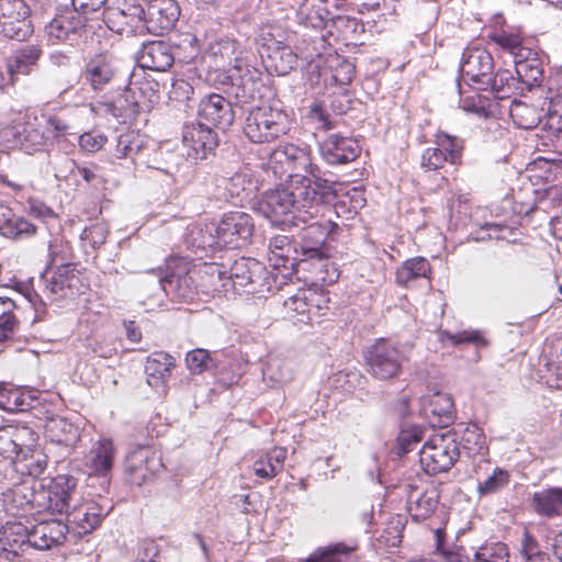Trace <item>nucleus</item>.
<instances>
[{
	"instance_id": "nucleus-1",
	"label": "nucleus",
	"mask_w": 562,
	"mask_h": 562,
	"mask_svg": "<svg viewBox=\"0 0 562 562\" xmlns=\"http://www.w3.org/2000/svg\"><path fill=\"white\" fill-rule=\"evenodd\" d=\"M312 177L292 179L285 187L266 191L258 201V211L274 224H285V216L293 214L292 223L305 221L308 215H319L322 203L337 196V182L324 178L321 168H314Z\"/></svg>"
},
{
	"instance_id": "nucleus-2",
	"label": "nucleus",
	"mask_w": 562,
	"mask_h": 562,
	"mask_svg": "<svg viewBox=\"0 0 562 562\" xmlns=\"http://www.w3.org/2000/svg\"><path fill=\"white\" fill-rule=\"evenodd\" d=\"M331 202L322 203L321 211L318 212L319 215L307 214L308 217L305 221H301V223L305 224L301 233V248L305 256L302 262L307 263L308 260H316L321 268L318 279L327 283L335 282L339 277L335 268L329 273L328 267L330 261L324 248L325 243L327 240H336L340 232L339 225L330 217L333 213ZM299 223L300 221L293 222L294 225H299Z\"/></svg>"
},
{
	"instance_id": "nucleus-3",
	"label": "nucleus",
	"mask_w": 562,
	"mask_h": 562,
	"mask_svg": "<svg viewBox=\"0 0 562 562\" xmlns=\"http://www.w3.org/2000/svg\"><path fill=\"white\" fill-rule=\"evenodd\" d=\"M168 268L170 272L166 282L182 301L192 300L198 292H220L226 279V271L216 262L195 265L186 258H175L170 260Z\"/></svg>"
},
{
	"instance_id": "nucleus-4",
	"label": "nucleus",
	"mask_w": 562,
	"mask_h": 562,
	"mask_svg": "<svg viewBox=\"0 0 562 562\" xmlns=\"http://www.w3.org/2000/svg\"><path fill=\"white\" fill-rule=\"evenodd\" d=\"M158 83L149 80L132 82L126 89L109 101H100L94 110L111 115L119 123L132 124L143 110H148L159 99Z\"/></svg>"
},
{
	"instance_id": "nucleus-5",
	"label": "nucleus",
	"mask_w": 562,
	"mask_h": 562,
	"mask_svg": "<svg viewBox=\"0 0 562 562\" xmlns=\"http://www.w3.org/2000/svg\"><path fill=\"white\" fill-rule=\"evenodd\" d=\"M291 130L288 113L277 106H255L247 113L243 126L245 136L254 144H270Z\"/></svg>"
},
{
	"instance_id": "nucleus-6",
	"label": "nucleus",
	"mask_w": 562,
	"mask_h": 562,
	"mask_svg": "<svg viewBox=\"0 0 562 562\" xmlns=\"http://www.w3.org/2000/svg\"><path fill=\"white\" fill-rule=\"evenodd\" d=\"M0 125V139L9 148L20 147L31 153L45 145V134L37 128L36 117H32L26 111H8Z\"/></svg>"
},
{
	"instance_id": "nucleus-7",
	"label": "nucleus",
	"mask_w": 562,
	"mask_h": 562,
	"mask_svg": "<svg viewBox=\"0 0 562 562\" xmlns=\"http://www.w3.org/2000/svg\"><path fill=\"white\" fill-rule=\"evenodd\" d=\"M329 293L318 286L299 289L284 300L282 318L293 324H311L326 315L329 310Z\"/></svg>"
},
{
	"instance_id": "nucleus-8",
	"label": "nucleus",
	"mask_w": 562,
	"mask_h": 562,
	"mask_svg": "<svg viewBox=\"0 0 562 562\" xmlns=\"http://www.w3.org/2000/svg\"><path fill=\"white\" fill-rule=\"evenodd\" d=\"M164 470L162 448L153 440L136 445L124 460L126 480L136 486L154 481Z\"/></svg>"
},
{
	"instance_id": "nucleus-9",
	"label": "nucleus",
	"mask_w": 562,
	"mask_h": 562,
	"mask_svg": "<svg viewBox=\"0 0 562 562\" xmlns=\"http://www.w3.org/2000/svg\"><path fill=\"white\" fill-rule=\"evenodd\" d=\"M363 359L373 379L390 381L402 374L405 357L396 344L379 338L367 348Z\"/></svg>"
},
{
	"instance_id": "nucleus-10",
	"label": "nucleus",
	"mask_w": 562,
	"mask_h": 562,
	"mask_svg": "<svg viewBox=\"0 0 562 562\" xmlns=\"http://www.w3.org/2000/svg\"><path fill=\"white\" fill-rule=\"evenodd\" d=\"M460 457V443L451 432L432 435L419 451L422 469L431 475L449 471Z\"/></svg>"
},
{
	"instance_id": "nucleus-11",
	"label": "nucleus",
	"mask_w": 562,
	"mask_h": 562,
	"mask_svg": "<svg viewBox=\"0 0 562 562\" xmlns=\"http://www.w3.org/2000/svg\"><path fill=\"white\" fill-rule=\"evenodd\" d=\"M269 167L280 177L299 179L300 177H312L314 168H321L312 162L311 150L307 147H300L292 143L279 145L270 153Z\"/></svg>"
},
{
	"instance_id": "nucleus-12",
	"label": "nucleus",
	"mask_w": 562,
	"mask_h": 562,
	"mask_svg": "<svg viewBox=\"0 0 562 562\" xmlns=\"http://www.w3.org/2000/svg\"><path fill=\"white\" fill-rule=\"evenodd\" d=\"M42 279L45 292L54 300L78 296L89 289V281L80 263L61 265L59 268L50 269L48 273L44 270Z\"/></svg>"
},
{
	"instance_id": "nucleus-13",
	"label": "nucleus",
	"mask_w": 562,
	"mask_h": 562,
	"mask_svg": "<svg viewBox=\"0 0 562 562\" xmlns=\"http://www.w3.org/2000/svg\"><path fill=\"white\" fill-rule=\"evenodd\" d=\"M255 222L250 214L240 211L225 213L215 231L217 244L232 248H243L251 243Z\"/></svg>"
},
{
	"instance_id": "nucleus-14",
	"label": "nucleus",
	"mask_w": 562,
	"mask_h": 562,
	"mask_svg": "<svg viewBox=\"0 0 562 562\" xmlns=\"http://www.w3.org/2000/svg\"><path fill=\"white\" fill-rule=\"evenodd\" d=\"M406 507L415 521L430 518L439 504L440 494L434 482L423 479H412L405 485Z\"/></svg>"
},
{
	"instance_id": "nucleus-15",
	"label": "nucleus",
	"mask_w": 562,
	"mask_h": 562,
	"mask_svg": "<svg viewBox=\"0 0 562 562\" xmlns=\"http://www.w3.org/2000/svg\"><path fill=\"white\" fill-rule=\"evenodd\" d=\"M0 33L16 41L32 35L31 8L25 0H0Z\"/></svg>"
},
{
	"instance_id": "nucleus-16",
	"label": "nucleus",
	"mask_w": 562,
	"mask_h": 562,
	"mask_svg": "<svg viewBox=\"0 0 562 562\" xmlns=\"http://www.w3.org/2000/svg\"><path fill=\"white\" fill-rule=\"evenodd\" d=\"M229 279L235 285L250 286V292L261 293L271 290L270 277L266 267L255 258L240 257L229 269Z\"/></svg>"
},
{
	"instance_id": "nucleus-17",
	"label": "nucleus",
	"mask_w": 562,
	"mask_h": 562,
	"mask_svg": "<svg viewBox=\"0 0 562 562\" xmlns=\"http://www.w3.org/2000/svg\"><path fill=\"white\" fill-rule=\"evenodd\" d=\"M493 69V56L485 47L469 45L464 48L461 57V74L465 81L487 85Z\"/></svg>"
},
{
	"instance_id": "nucleus-18",
	"label": "nucleus",
	"mask_w": 562,
	"mask_h": 562,
	"mask_svg": "<svg viewBox=\"0 0 562 562\" xmlns=\"http://www.w3.org/2000/svg\"><path fill=\"white\" fill-rule=\"evenodd\" d=\"M182 143L188 157L203 160L217 147V135L211 126L202 122L190 123L183 126Z\"/></svg>"
},
{
	"instance_id": "nucleus-19",
	"label": "nucleus",
	"mask_w": 562,
	"mask_h": 562,
	"mask_svg": "<svg viewBox=\"0 0 562 562\" xmlns=\"http://www.w3.org/2000/svg\"><path fill=\"white\" fill-rule=\"evenodd\" d=\"M86 23L87 19L79 12L66 9L55 15L45 32L52 44L74 42L86 31Z\"/></svg>"
},
{
	"instance_id": "nucleus-20",
	"label": "nucleus",
	"mask_w": 562,
	"mask_h": 562,
	"mask_svg": "<svg viewBox=\"0 0 562 562\" xmlns=\"http://www.w3.org/2000/svg\"><path fill=\"white\" fill-rule=\"evenodd\" d=\"M103 20L115 33H135L145 29V10L140 4L125 2L122 7L104 9Z\"/></svg>"
},
{
	"instance_id": "nucleus-21",
	"label": "nucleus",
	"mask_w": 562,
	"mask_h": 562,
	"mask_svg": "<svg viewBox=\"0 0 562 562\" xmlns=\"http://www.w3.org/2000/svg\"><path fill=\"white\" fill-rule=\"evenodd\" d=\"M321 155L329 165H346L355 161L361 154L358 140L338 133L328 135L319 145Z\"/></svg>"
},
{
	"instance_id": "nucleus-22",
	"label": "nucleus",
	"mask_w": 562,
	"mask_h": 562,
	"mask_svg": "<svg viewBox=\"0 0 562 562\" xmlns=\"http://www.w3.org/2000/svg\"><path fill=\"white\" fill-rule=\"evenodd\" d=\"M487 38L493 43L497 50L516 58H527L531 54L529 41L524 36L522 30L518 26L504 25L494 29L487 34Z\"/></svg>"
},
{
	"instance_id": "nucleus-23",
	"label": "nucleus",
	"mask_w": 562,
	"mask_h": 562,
	"mask_svg": "<svg viewBox=\"0 0 562 562\" xmlns=\"http://www.w3.org/2000/svg\"><path fill=\"white\" fill-rule=\"evenodd\" d=\"M198 116L199 122L223 130L229 127L235 120L232 103L217 93H211L200 101Z\"/></svg>"
},
{
	"instance_id": "nucleus-24",
	"label": "nucleus",
	"mask_w": 562,
	"mask_h": 562,
	"mask_svg": "<svg viewBox=\"0 0 562 562\" xmlns=\"http://www.w3.org/2000/svg\"><path fill=\"white\" fill-rule=\"evenodd\" d=\"M31 531L21 521L10 520L0 528V557L13 561L31 548Z\"/></svg>"
},
{
	"instance_id": "nucleus-25",
	"label": "nucleus",
	"mask_w": 562,
	"mask_h": 562,
	"mask_svg": "<svg viewBox=\"0 0 562 562\" xmlns=\"http://www.w3.org/2000/svg\"><path fill=\"white\" fill-rule=\"evenodd\" d=\"M179 8L173 0H151L145 11V29L155 35H162L175 26Z\"/></svg>"
},
{
	"instance_id": "nucleus-26",
	"label": "nucleus",
	"mask_w": 562,
	"mask_h": 562,
	"mask_svg": "<svg viewBox=\"0 0 562 562\" xmlns=\"http://www.w3.org/2000/svg\"><path fill=\"white\" fill-rule=\"evenodd\" d=\"M77 479L70 474H58L47 485L45 508L50 513L66 514L77 493Z\"/></svg>"
},
{
	"instance_id": "nucleus-27",
	"label": "nucleus",
	"mask_w": 562,
	"mask_h": 562,
	"mask_svg": "<svg viewBox=\"0 0 562 562\" xmlns=\"http://www.w3.org/2000/svg\"><path fill=\"white\" fill-rule=\"evenodd\" d=\"M116 75L113 59L105 53L90 57L81 70L80 78L93 91H101L112 82Z\"/></svg>"
},
{
	"instance_id": "nucleus-28",
	"label": "nucleus",
	"mask_w": 562,
	"mask_h": 562,
	"mask_svg": "<svg viewBox=\"0 0 562 562\" xmlns=\"http://www.w3.org/2000/svg\"><path fill=\"white\" fill-rule=\"evenodd\" d=\"M38 440V435L27 426L5 425L0 427V457L16 459L22 447Z\"/></svg>"
},
{
	"instance_id": "nucleus-29",
	"label": "nucleus",
	"mask_w": 562,
	"mask_h": 562,
	"mask_svg": "<svg viewBox=\"0 0 562 562\" xmlns=\"http://www.w3.org/2000/svg\"><path fill=\"white\" fill-rule=\"evenodd\" d=\"M69 524L77 529L78 533H90L98 528L104 517L100 504L93 499H85L71 506L67 513Z\"/></svg>"
},
{
	"instance_id": "nucleus-30",
	"label": "nucleus",
	"mask_w": 562,
	"mask_h": 562,
	"mask_svg": "<svg viewBox=\"0 0 562 562\" xmlns=\"http://www.w3.org/2000/svg\"><path fill=\"white\" fill-rule=\"evenodd\" d=\"M355 74L356 66L338 54L328 55L318 66V77L325 86H347Z\"/></svg>"
},
{
	"instance_id": "nucleus-31",
	"label": "nucleus",
	"mask_w": 562,
	"mask_h": 562,
	"mask_svg": "<svg viewBox=\"0 0 562 562\" xmlns=\"http://www.w3.org/2000/svg\"><path fill=\"white\" fill-rule=\"evenodd\" d=\"M32 548L50 550L66 540L68 526L58 519L41 521L31 530Z\"/></svg>"
},
{
	"instance_id": "nucleus-32",
	"label": "nucleus",
	"mask_w": 562,
	"mask_h": 562,
	"mask_svg": "<svg viewBox=\"0 0 562 562\" xmlns=\"http://www.w3.org/2000/svg\"><path fill=\"white\" fill-rule=\"evenodd\" d=\"M423 412L432 427L443 428L454 419V403L448 394L437 392L423 400Z\"/></svg>"
},
{
	"instance_id": "nucleus-33",
	"label": "nucleus",
	"mask_w": 562,
	"mask_h": 562,
	"mask_svg": "<svg viewBox=\"0 0 562 562\" xmlns=\"http://www.w3.org/2000/svg\"><path fill=\"white\" fill-rule=\"evenodd\" d=\"M267 50V68L278 76L288 75L297 65V55L282 41L263 37Z\"/></svg>"
},
{
	"instance_id": "nucleus-34",
	"label": "nucleus",
	"mask_w": 562,
	"mask_h": 562,
	"mask_svg": "<svg viewBox=\"0 0 562 562\" xmlns=\"http://www.w3.org/2000/svg\"><path fill=\"white\" fill-rule=\"evenodd\" d=\"M138 61L143 68L166 71L175 61L171 46L165 41H150L139 50Z\"/></svg>"
},
{
	"instance_id": "nucleus-35",
	"label": "nucleus",
	"mask_w": 562,
	"mask_h": 562,
	"mask_svg": "<svg viewBox=\"0 0 562 562\" xmlns=\"http://www.w3.org/2000/svg\"><path fill=\"white\" fill-rule=\"evenodd\" d=\"M116 447L112 439L101 438L95 441L88 454L87 468L90 473L97 476H105L113 469Z\"/></svg>"
},
{
	"instance_id": "nucleus-36",
	"label": "nucleus",
	"mask_w": 562,
	"mask_h": 562,
	"mask_svg": "<svg viewBox=\"0 0 562 562\" xmlns=\"http://www.w3.org/2000/svg\"><path fill=\"white\" fill-rule=\"evenodd\" d=\"M175 367V358L169 353L165 351L153 352L147 357L145 364L147 383L153 387L166 385Z\"/></svg>"
},
{
	"instance_id": "nucleus-37",
	"label": "nucleus",
	"mask_w": 562,
	"mask_h": 562,
	"mask_svg": "<svg viewBox=\"0 0 562 562\" xmlns=\"http://www.w3.org/2000/svg\"><path fill=\"white\" fill-rule=\"evenodd\" d=\"M285 460L286 450L282 447H273L259 456L252 464V470L256 476L269 481L283 471Z\"/></svg>"
},
{
	"instance_id": "nucleus-38",
	"label": "nucleus",
	"mask_w": 562,
	"mask_h": 562,
	"mask_svg": "<svg viewBox=\"0 0 562 562\" xmlns=\"http://www.w3.org/2000/svg\"><path fill=\"white\" fill-rule=\"evenodd\" d=\"M530 506L539 516L547 518L559 516L562 513V488L550 487L535 492Z\"/></svg>"
},
{
	"instance_id": "nucleus-39",
	"label": "nucleus",
	"mask_w": 562,
	"mask_h": 562,
	"mask_svg": "<svg viewBox=\"0 0 562 562\" xmlns=\"http://www.w3.org/2000/svg\"><path fill=\"white\" fill-rule=\"evenodd\" d=\"M328 18L327 0H303L296 11L297 22L306 27L321 29Z\"/></svg>"
},
{
	"instance_id": "nucleus-40",
	"label": "nucleus",
	"mask_w": 562,
	"mask_h": 562,
	"mask_svg": "<svg viewBox=\"0 0 562 562\" xmlns=\"http://www.w3.org/2000/svg\"><path fill=\"white\" fill-rule=\"evenodd\" d=\"M431 266L424 257H414L405 260L395 271V282L407 288L412 281L420 278L429 279Z\"/></svg>"
},
{
	"instance_id": "nucleus-41",
	"label": "nucleus",
	"mask_w": 562,
	"mask_h": 562,
	"mask_svg": "<svg viewBox=\"0 0 562 562\" xmlns=\"http://www.w3.org/2000/svg\"><path fill=\"white\" fill-rule=\"evenodd\" d=\"M515 70L519 81L529 89L539 86L543 79V68L538 54L531 48L527 58H516Z\"/></svg>"
},
{
	"instance_id": "nucleus-42",
	"label": "nucleus",
	"mask_w": 562,
	"mask_h": 562,
	"mask_svg": "<svg viewBox=\"0 0 562 562\" xmlns=\"http://www.w3.org/2000/svg\"><path fill=\"white\" fill-rule=\"evenodd\" d=\"M42 55V49L38 45H26L18 49L13 56L8 60V70L10 72V80L13 82L15 75H27L36 66L37 60Z\"/></svg>"
},
{
	"instance_id": "nucleus-43",
	"label": "nucleus",
	"mask_w": 562,
	"mask_h": 562,
	"mask_svg": "<svg viewBox=\"0 0 562 562\" xmlns=\"http://www.w3.org/2000/svg\"><path fill=\"white\" fill-rule=\"evenodd\" d=\"M76 255L69 240L63 236L54 237L48 244L46 273L50 269L59 268L61 265H79L75 261Z\"/></svg>"
},
{
	"instance_id": "nucleus-44",
	"label": "nucleus",
	"mask_w": 562,
	"mask_h": 562,
	"mask_svg": "<svg viewBox=\"0 0 562 562\" xmlns=\"http://www.w3.org/2000/svg\"><path fill=\"white\" fill-rule=\"evenodd\" d=\"M15 462L22 464V472H26L32 476H38L46 470L48 457L38 447L37 441H33L27 448L22 447Z\"/></svg>"
},
{
	"instance_id": "nucleus-45",
	"label": "nucleus",
	"mask_w": 562,
	"mask_h": 562,
	"mask_svg": "<svg viewBox=\"0 0 562 562\" xmlns=\"http://www.w3.org/2000/svg\"><path fill=\"white\" fill-rule=\"evenodd\" d=\"M548 99L558 113L550 117V127L562 136V69L552 74L547 80Z\"/></svg>"
},
{
	"instance_id": "nucleus-46",
	"label": "nucleus",
	"mask_w": 562,
	"mask_h": 562,
	"mask_svg": "<svg viewBox=\"0 0 562 562\" xmlns=\"http://www.w3.org/2000/svg\"><path fill=\"white\" fill-rule=\"evenodd\" d=\"M438 340L442 346L457 347L461 344L473 345L476 349L488 346V340L479 329H464L456 334L440 329L438 331Z\"/></svg>"
},
{
	"instance_id": "nucleus-47",
	"label": "nucleus",
	"mask_w": 562,
	"mask_h": 562,
	"mask_svg": "<svg viewBox=\"0 0 562 562\" xmlns=\"http://www.w3.org/2000/svg\"><path fill=\"white\" fill-rule=\"evenodd\" d=\"M544 366L547 383L552 387L562 389V340L559 339L548 346Z\"/></svg>"
},
{
	"instance_id": "nucleus-48",
	"label": "nucleus",
	"mask_w": 562,
	"mask_h": 562,
	"mask_svg": "<svg viewBox=\"0 0 562 562\" xmlns=\"http://www.w3.org/2000/svg\"><path fill=\"white\" fill-rule=\"evenodd\" d=\"M435 144L438 148L442 149L448 164L453 166L462 165L464 151V140L462 138L443 131H438L435 134Z\"/></svg>"
},
{
	"instance_id": "nucleus-49",
	"label": "nucleus",
	"mask_w": 562,
	"mask_h": 562,
	"mask_svg": "<svg viewBox=\"0 0 562 562\" xmlns=\"http://www.w3.org/2000/svg\"><path fill=\"white\" fill-rule=\"evenodd\" d=\"M231 78L236 80L237 85L244 90L254 92L261 80V72L256 67L247 64L241 57L236 56Z\"/></svg>"
},
{
	"instance_id": "nucleus-50",
	"label": "nucleus",
	"mask_w": 562,
	"mask_h": 562,
	"mask_svg": "<svg viewBox=\"0 0 562 562\" xmlns=\"http://www.w3.org/2000/svg\"><path fill=\"white\" fill-rule=\"evenodd\" d=\"M364 205L366 198L363 192L358 188H352L339 198V200L331 206V210L337 217L348 220L352 218Z\"/></svg>"
},
{
	"instance_id": "nucleus-51",
	"label": "nucleus",
	"mask_w": 562,
	"mask_h": 562,
	"mask_svg": "<svg viewBox=\"0 0 562 562\" xmlns=\"http://www.w3.org/2000/svg\"><path fill=\"white\" fill-rule=\"evenodd\" d=\"M509 547L503 541H485L473 553L472 562H509Z\"/></svg>"
},
{
	"instance_id": "nucleus-52",
	"label": "nucleus",
	"mask_w": 562,
	"mask_h": 562,
	"mask_svg": "<svg viewBox=\"0 0 562 562\" xmlns=\"http://www.w3.org/2000/svg\"><path fill=\"white\" fill-rule=\"evenodd\" d=\"M461 445L470 457L485 459L488 456L486 437L483 430L476 426L465 428L461 438Z\"/></svg>"
},
{
	"instance_id": "nucleus-53",
	"label": "nucleus",
	"mask_w": 562,
	"mask_h": 562,
	"mask_svg": "<svg viewBox=\"0 0 562 562\" xmlns=\"http://www.w3.org/2000/svg\"><path fill=\"white\" fill-rule=\"evenodd\" d=\"M1 223L0 234L9 238L31 237L36 234L37 227L21 216H15L11 210V215L5 216Z\"/></svg>"
},
{
	"instance_id": "nucleus-54",
	"label": "nucleus",
	"mask_w": 562,
	"mask_h": 562,
	"mask_svg": "<svg viewBox=\"0 0 562 562\" xmlns=\"http://www.w3.org/2000/svg\"><path fill=\"white\" fill-rule=\"evenodd\" d=\"M492 100L475 89L470 94L460 91V106L468 113L487 117L492 114Z\"/></svg>"
},
{
	"instance_id": "nucleus-55",
	"label": "nucleus",
	"mask_w": 562,
	"mask_h": 562,
	"mask_svg": "<svg viewBox=\"0 0 562 562\" xmlns=\"http://www.w3.org/2000/svg\"><path fill=\"white\" fill-rule=\"evenodd\" d=\"M518 80L509 70L498 69L488 82L494 98L499 100L510 98L517 89Z\"/></svg>"
},
{
	"instance_id": "nucleus-56",
	"label": "nucleus",
	"mask_w": 562,
	"mask_h": 562,
	"mask_svg": "<svg viewBox=\"0 0 562 562\" xmlns=\"http://www.w3.org/2000/svg\"><path fill=\"white\" fill-rule=\"evenodd\" d=\"M45 432L52 441L65 446L70 445L77 437L72 424L64 418L49 420L45 426Z\"/></svg>"
},
{
	"instance_id": "nucleus-57",
	"label": "nucleus",
	"mask_w": 562,
	"mask_h": 562,
	"mask_svg": "<svg viewBox=\"0 0 562 562\" xmlns=\"http://www.w3.org/2000/svg\"><path fill=\"white\" fill-rule=\"evenodd\" d=\"M143 147L140 135L135 131H127L121 134L114 149L116 159L133 158Z\"/></svg>"
},
{
	"instance_id": "nucleus-58",
	"label": "nucleus",
	"mask_w": 562,
	"mask_h": 562,
	"mask_svg": "<svg viewBox=\"0 0 562 562\" xmlns=\"http://www.w3.org/2000/svg\"><path fill=\"white\" fill-rule=\"evenodd\" d=\"M186 364L192 374H202L217 368L216 361L206 349L196 348L186 356Z\"/></svg>"
},
{
	"instance_id": "nucleus-59",
	"label": "nucleus",
	"mask_w": 562,
	"mask_h": 562,
	"mask_svg": "<svg viewBox=\"0 0 562 562\" xmlns=\"http://www.w3.org/2000/svg\"><path fill=\"white\" fill-rule=\"evenodd\" d=\"M509 112L514 122L520 128L530 130L533 128L538 123L535 109L525 102H513Z\"/></svg>"
},
{
	"instance_id": "nucleus-60",
	"label": "nucleus",
	"mask_w": 562,
	"mask_h": 562,
	"mask_svg": "<svg viewBox=\"0 0 562 562\" xmlns=\"http://www.w3.org/2000/svg\"><path fill=\"white\" fill-rule=\"evenodd\" d=\"M349 549L345 544H335L312 553L306 562H348Z\"/></svg>"
},
{
	"instance_id": "nucleus-61",
	"label": "nucleus",
	"mask_w": 562,
	"mask_h": 562,
	"mask_svg": "<svg viewBox=\"0 0 562 562\" xmlns=\"http://www.w3.org/2000/svg\"><path fill=\"white\" fill-rule=\"evenodd\" d=\"M510 475L501 468L494 469L493 473L483 482L479 483V492L482 495L493 494L509 483Z\"/></svg>"
},
{
	"instance_id": "nucleus-62",
	"label": "nucleus",
	"mask_w": 562,
	"mask_h": 562,
	"mask_svg": "<svg viewBox=\"0 0 562 562\" xmlns=\"http://www.w3.org/2000/svg\"><path fill=\"white\" fill-rule=\"evenodd\" d=\"M245 176L243 173H235L231 178L222 179L221 187L224 188L226 193L225 199L231 203H238L243 201V192L245 191Z\"/></svg>"
},
{
	"instance_id": "nucleus-63",
	"label": "nucleus",
	"mask_w": 562,
	"mask_h": 562,
	"mask_svg": "<svg viewBox=\"0 0 562 562\" xmlns=\"http://www.w3.org/2000/svg\"><path fill=\"white\" fill-rule=\"evenodd\" d=\"M448 160L442 154V149L438 148L437 145L435 147H428L424 149L420 157V167L425 171H438L441 170Z\"/></svg>"
},
{
	"instance_id": "nucleus-64",
	"label": "nucleus",
	"mask_w": 562,
	"mask_h": 562,
	"mask_svg": "<svg viewBox=\"0 0 562 562\" xmlns=\"http://www.w3.org/2000/svg\"><path fill=\"white\" fill-rule=\"evenodd\" d=\"M520 552L526 562H541L549 558L547 553L540 551L538 541L529 531L524 532Z\"/></svg>"
}]
</instances>
